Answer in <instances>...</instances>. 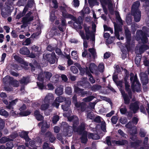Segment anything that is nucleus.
<instances>
[{
    "label": "nucleus",
    "mask_w": 149,
    "mask_h": 149,
    "mask_svg": "<svg viewBox=\"0 0 149 149\" xmlns=\"http://www.w3.org/2000/svg\"><path fill=\"white\" fill-rule=\"evenodd\" d=\"M130 145L132 147L136 148L139 145V142L138 141L132 142L130 143Z\"/></svg>",
    "instance_id": "nucleus-54"
},
{
    "label": "nucleus",
    "mask_w": 149,
    "mask_h": 149,
    "mask_svg": "<svg viewBox=\"0 0 149 149\" xmlns=\"http://www.w3.org/2000/svg\"><path fill=\"white\" fill-rule=\"evenodd\" d=\"M37 86L40 89L42 90L44 88L45 86L43 83L39 82H37Z\"/></svg>",
    "instance_id": "nucleus-58"
},
{
    "label": "nucleus",
    "mask_w": 149,
    "mask_h": 149,
    "mask_svg": "<svg viewBox=\"0 0 149 149\" xmlns=\"http://www.w3.org/2000/svg\"><path fill=\"white\" fill-rule=\"evenodd\" d=\"M43 57L46 59L51 64H53L55 63L56 61H57L56 56L54 52H53L51 54H47L45 56L43 55Z\"/></svg>",
    "instance_id": "nucleus-5"
},
{
    "label": "nucleus",
    "mask_w": 149,
    "mask_h": 149,
    "mask_svg": "<svg viewBox=\"0 0 149 149\" xmlns=\"http://www.w3.org/2000/svg\"><path fill=\"white\" fill-rule=\"evenodd\" d=\"M127 109L125 106L124 107L120 109V111L121 114H125L127 112Z\"/></svg>",
    "instance_id": "nucleus-57"
},
{
    "label": "nucleus",
    "mask_w": 149,
    "mask_h": 149,
    "mask_svg": "<svg viewBox=\"0 0 149 149\" xmlns=\"http://www.w3.org/2000/svg\"><path fill=\"white\" fill-rule=\"evenodd\" d=\"M65 98L63 96H59L56 97V99L58 101V102L61 103L63 102L65 100Z\"/></svg>",
    "instance_id": "nucleus-50"
},
{
    "label": "nucleus",
    "mask_w": 149,
    "mask_h": 149,
    "mask_svg": "<svg viewBox=\"0 0 149 149\" xmlns=\"http://www.w3.org/2000/svg\"><path fill=\"white\" fill-rule=\"evenodd\" d=\"M95 67V64L93 63H91L89 66V68L91 72L93 73V71Z\"/></svg>",
    "instance_id": "nucleus-43"
},
{
    "label": "nucleus",
    "mask_w": 149,
    "mask_h": 149,
    "mask_svg": "<svg viewBox=\"0 0 149 149\" xmlns=\"http://www.w3.org/2000/svg\"><path fill=\"white\" fill-rule=\"evenodd\" d=\"M72 58L74 59H77L78 56L77 54V52L75 51H72L71 52Z\"/></svg>",
    "instance_id": "nucleus-51"
},
{
    "label": "nucleus",
    "mask_w": 149,
    "mask_h": 149,
    "mask_svg": "<svg viewBox=\"0 0 149 149\" xmlns=\"http://www.w3.org/2000/svg\"><path fill=\"white\" fill-rule=\"evenodd\" d=\"M85 30L86 33H90V26H87V24H84L83 26Z\"/></svg>",
    "instance_id": "nucleus-44"
},
{
    "label": "nucleus",
    "mask_w": 149,
    "mask_h": 149,
    "mask_svg": "<svg viewBox=\"0 0 149 149\" xmlns=\"http://www.w3.org/2000/svg\"><path fill=\"white\" fill-rule=\"evenodd\" d=\"M44 139L45 140L49 141L51 143H54L56 139L54 134L49 131H48L45 133Z\"/></svg>",
    "instance_id": "nucleus-8"
},
{
    "label": "nucleus",
    "mask_w": 149,
    "mask_h": 149,
    "mask_svg": "<svg viewBox=\"0 0 149 149\" xmlns=\"http://www.w3.org/2000/svg\"><path fill=\"white\" fill-rule=\"evenodd\" d=\"M141 59V57L140 56H137L135 58V63L137 66H139L140 65Z\"/></svg>",
    "instance_id": "nucleus-42"
},
{
    "label": "nucleus",
    "mask_w": 149,
    "mask_h": 149,
    "mask_svg": "<svg viewBox=\"0 0 149 149\" xmlns=\"http://www.w3.org/2000/svg\"><path fill=\"white\" fill-rule=\"evenodd\" d=\"M130 109L133 111L134 113H136L137 111L139 109V107L137 102H135L131 103L130 106Z\"/></svg>",
    "instance_id": "nucleus-12"
},
{
    "label": "nucleus",
    "mask_w": 149,
    "mask_h": 149,
    "mask_svg": "<svg viewBox=\"0 0 149 149\" xmlns=\"http://www.w3.org/2000/svg\"><path fill=\"white\" fill-rule=\"evenodd\" d=\"M118 120V118L117 116H113L111 119V123L113 124H116Z\"/></svg>",
    "instance_id": "nucleus-46"
},
{
    "label": "nucleus",
    "mask_w": 149,
    "mask_h": 149,
    "mask_svg": "<svg viewBox=\"0 0 149 149\" xmlns=\"http://www.w3.org/2000/svg\"><path fill=\"white\" fill-rule=\"evenodd\" d=\"M147 34H146V35L144 36H143L141 38V39H140L142 43L143 44L146 43L148 42V38L147 37Z\"/></svg>",
    "instance_id": "nucleus-48"
},
{
    "label": "nucleus",
    "mask_w": 149,
    "mask_h": 149,
    "mask_svg": "<svg viewBox=\"0 0 149 149\" xmlns=\"http://www.w3.org/2000/svg\"><path fill=\"white\" fill-rule=\"evenodd\" d=\"M102 86L98 84H94L91 87V89L93 91H96L101 89Z\"/></svg>",
    "instance_id": "nucleus-33"
},
{
    "label": "nucleus",
    "mask_w": 149,
    "mask_h": 149,
    "mask_svg": "<svg viewBox=\"0 0 149 149\" xmlns=\"http://www.w3.org/2000/svg\"><path fill=\"white\" fill-rule=\"evenodd\" d=\"M116 18L120 23L122 22V20L119 15V13H117L116 14Z\"/></svg>",
    "instance_id": "nucleus-62"
},
{
    "label": "nucleus",
    "mask_w": 149,
    "mask_h": 149,
    "mask_svg": "<svg viewBox=\"0 0 149 149\" xmlns=\"http://www.w3.org/2000/svg\"><path fill=\"white\" fill-rule=\"evenodd\" d=\"M82 89L77 86H74V92L77 94H79Z\"/></svg>",
    "instance_id": "nucleus-47"
},
{
    "label": "nucleus",
    "mask_w": 149,
    "mask_h": 149,
    "mask_svg": "<svg viewBox=\"0 0 149 149\" xmlns=\"http://www.w3.org/2000/svg\"><path fill=\"white\" fill-rule=\"evenodd\" d=\"M31 112L30 111H22L20 112L19 113V115L21 116H26L30 115Z\"/></svg>",
    "instance_id": "nucleus-30"
},
{
    "label": "nucleus",
    "mask_w": 149,
    "mask_h": 149,
    "mask_svg": "<svg viewBox=\"0 0 149 149\" xmlns=\"http://www.w3.org/2000/svg\"><path fill=\"white\" fill-rule=\"evenodd\" d=\"M9 83L11 85H12L13 87H18L19 86L18 81L16 79H14V78L10 77H9Z\"/></svg>",
    "instance_id": "nucleus-13"
},
{
    "label": "nucleus",
    "mask_w": 149,
    "mask_h": 149,
    "mask_svg": "<svg viewBox=\"0 0 149 149\" xmlns=\"http://www.w3.org/2000/svg\"><path fill=\"white\" fill-rule=\"evenodd\" d=\"M128 141L126 140H121L116 141L115 143L117 145L120 146H123L128 144Z\"/></svg>",
    "instance_id": "nucleus-23"
},
{
    "label": "nucleus",
    "mask_w": 149,
    "mask_h": 149,
    "mask_svg": "<svg viewBox=\"0 0 149 149\" xmlns=\"http://www.w3.org/2000/svg\"><path fill=\"white\" fill-rule=\"evenodd\" d=\"M1 15L2 17H5L9 16L10 12V10L7 8H5L1 10Z\"/></svg>",
    "instance_id": "nucleus-19"
},
{
    "label": "nucleus",
    "mask_w": 149,
    "mask_h": 149,
    "mask_svg": "<svg viewBox=\"0 0 149 149\" xmlns=\"http://www.w3.org/2000/svg\"><path fill=\"white\" fill-rule=\"evenodd\" d=\"M59 105V103L55 99L54 101L52 104V105L55 107L57 108H58Z\"/></svg>",
    "instance_id": "nucleus-59"
},
{
    "label": "nucleus",
    "mask_w": 149,
    "mask_h": 149,
    "mask_svg": "<svg viewBox=\"0 0 149 149\" xmlns=\"http://www.w3.org/2000/svg\"><path fill=\"white\" fill-rule=\"evenodd\" d=\"M19 52L22 54L28 55L30 54V51L27 47L24 46L20 48Z\"/></svg>",
    "instance_id": "nucleus-17"
},
{
    "label": "nucleus",
    "mask_w": 149,
    "mask_h": 149,
    "mask_svg": "<svg viewBox=\"0 0 149 149\" xmlns=\"http://www.w3.org/2000/svg\"><path fill=\"white\" fill-rule=\"evenodd\" d=\"M140 5L139 1H137L134 3L132 6L131 13L134 17V20L136 22L140 21L141 17V12L139 8Z\"/></svg>",
    "instance_id": "nucleus-1"
},
{
    "label": "nucleus",
    "mask_w": 149,
    "mask_h": 149,
    "mask_svg": "<svg viewBox=\"0 0 149 149\" xmlns=\"http://www.w3.org/2000/svg\"><path fill=\"white\" fill-rule=\"evenodd\" d=\"M149 49L148 46L146 44L141 45L139 47V50L140 53H142L146 50Z\"/></svg>",
    "instance_id": "nucleus-21"
},
{
    "label": "nucleus",
    "mask_w": 149,
    "mask_h": 149,
    "mask_svg": "<svg viewBox=\"0 0 149 149\" xmlns=\"http://www.w3.org/2000/svg\"><path fill=\"white\" fill-rule=\"evenodd\" d=\"M59 118V116L58 115H56L54 116L52 119V122L54 124H56L58 121Z\"/></svg>",
    "instance_id": "nucleus-49"
},
{
    "label": "nucleus",
    "mask_w": 149,
    "mask_h": 149,
    "mask_svg": "<svg viewBox=\"0 0 149 149\" xmlns=\"http://www.w3.org/2000/svg\"><path fill=\"white\" fill-rule=\"evenodd\" d=\"M139 75L141 83L148 84V77L147 74L142 72H141Z\"/></svg>",
    "instance_id": "nucleus-10"
},
{
    "label": "nucleus",
    "mask_w": 149,
    "mask_h": 149,
    "mask_svg": "<svg viewBox=\"0 0 149 149\" xmlns=\"http://www.w3.org/2000/svg\"><path fill=\"white\" fill-rule=\"evenodd\" d=\"M81 135V136L80 137L81 142L82 143H86L88 140L87 138V132L86 131H84L83 133Z\"/></svg>",
    "instance_id": "nucleus-14"
},
{
    "label": "nucleus",
    "mask_w": 149,
    "mask_h": 149,
    "mask_svg": "<svg viewBox=\"0 0 149 149\" xmlns=\"http://www.w3.org/2000/svg\"><path fill=\"white\" fill-rule=\"evenodd\" d=\"M63 88L61 87H58L55 90V93L58 95H62L63 92Z\"/></svg>",
    "instance_id": "nucleus-24"
},
{
    "label": "nucleus",
    "mask_w": 149,
    "mask_h": 149,
    "mask_svg": "<svg viewBox=\"0 0 149 149\" xmlns=\"http://www.w3.org/2000/svg\"><path fill=\"white\" fill-rule=\"evenodd\" d=\"M70 70L74 74L77 73L78 72V69L74 66H72L71 67Z\"/></svg>",
    "instance_id": "nucleus-52"
},
{
    "label": "nucleus",
    "mask_w": 149,
    "mask_h": 149,
    "mask_svg": "<svg viewBox=\"0 0 149 149\" xmlns=\"http://www.w3.org/2000/svg\"><path fill=\"white\" fill-rule=\"evenodd\" d=\"M29 132L26 131H22L19 133V136L25 140V141L28 142L31 140L29 137L28 134Z\"/></svg>",
    "instance_id": "nucleus-11"
},
{
    "label": "nucleus",
    "mask_w": 149,
    "mask_h": 149,
    "mask_svg": "<svg viewBox=\"0 0 149 149\" xmlns=\"http://www.w3.org/2000/svg\"><path fill=\"white\" fill-rule=\"evenodd\" d=\"M86 126L84 123H82L78 127H77L73 131L74 132H77L79 135H81L85 131Z\"/></svg>",
    "instance_id": "nucleus-9"
},
{
    "label": "nucleus",
    "mask_w": 149,
    "mask_h": 149,
    "mask_svg": "<svg viewBox=\"0 0 149 149\" xmlns=\"http://www.w3.org/2000/svg\"><path fill=\"white\" fill-rule=\"evenodd\" d=\"M45 79V77L43 73V74L40 73L38 76V79L40 81H43Z\"/></svg>",
    "instance_id": "nucleus-41"
},
{
    "label": "nucleus",
    "mask_w": 149,
    "mask_h": 149,
    "mask_svg": "<svg viewBox=\"0 0 149 149\" xmlns=\"http://www.w3.org/2000/svg\"><path fill=\"white\" fill-rule=\"evenodd\" d=\"M86 117L88 119L93 120L95 118V116L93 112H90L87 113Z\"/></svg>",
    "instance_id": "nucleus-37"
},
{
    "label": "nucleus",
    "mask_w": 149,
    "mask_h": 149,
    "mask_svg": "<svg viewBox=\"0 0 149 149\" xmlns=\"http://www.w3.org/2000/svg\"><path fill=\"white\" fill-rule=\"evenodd\" d=\"M12 141L11 139L9 137L5 136L3 137L0 139V142L1 143H4L6 142Z\"/></svg>",
    "instance_id": "nucleus-29"
},
{
    "label": "nucleus",
    "mask_w": 149,
    "mask_h": 149,
    "mask_svg": "<svg viewBox=\"0 0 149 149\" xmlns=\"http://www.w3.org/2000/svg\"><path fill=\"white\" fill-rule=\"evenodd\" d=\"M31 52L36 54V52H38V47L37 46L34 45L31 48Z\"/></svg>",
    "instance_id": "nucleus-53"
},
{
    "label": "nucleus",
    "mask_w": 149,
    "mask_h": 149,
    "mask_svg": "<svg viewBox=\"0 0 149 149\" xmlns=\"http://www.w3.org/2000/svg\"><path fill=\"white\" fill-rule=\"evenodd\" d=\"M52 3L54 5L53 8L55 9H57L58 7V5L57 0H52Z\"/></svg>",
    "instance_id": "nucleus-63"
},
{
    "label": "nucleus",
    "mask_w": 149,
    "mask_h": 149,
    "mask_svg": "<svg viewBox=\"0 0 149 149\" xmlns=\"http://www.w3.org/2000/svg\"><path fill=\"white\" fill-rule=\"evenodd\" d=\"M56 17L55 15V14H51L50 15V21L52 22H53L56 19Z\"/></svg>",
    "instance_id": "nucleus-60"
},
{
    "label": "nucleus",
    "mask_w": 149,
    "mask_h": 149,
    "mask_svg": "<svg viewBox=\"0 0 149 149\" xmlns=\"http://www.w3.org/2000/svg\"><path fill=\"white\" fill-rule=\"evenodd\" d=\"M122 52V56L123 59H124L126 57L127 55V52H128L127 50V49L126 48V47H124L121 50ZM130 51H129V52Z\"/></svg>",
    "instance_id": "nucleus-38"
},
{
    "label": "nucleus",
    "mask_w": 149,
    "mask_h": 149,
    "mask_svg": "<svg viewBox=\"0 0 149 149\" xmlns=\"http://www.w3.org/2000/svg\"><path fill=\"white\" fill-rule=\"evenodd\" d=\"M61 126L63 128V132L64 134L67 136L70 134L72 135L73 133V129L71 126H69L66 122H63Z\"/></svg>",
    "instance_id": "nucleus-6"
},
{
    "label": "nucleus",
    "mask_w": 149,
    "mask_h": 149,
    "mask_svg": "<svg viewBox=\"0 0 149 149\" xmlns=\"http://www.w3.org/2000/svg\"><path fill=\"white\" fill-rule=\"evenodd\" d=\"M17 99H16L14 100H12V101L9 102V104L6 106V108L8 109H10L11 108L13 109V107H12L16 104V102H17Z\"/></svg>",
    "instance_id": "nucleus-26"
},
{
    "label": "nucleus",
    "mask_w": 149,
    "mask_h": 149,
    "mask_svg": "<svg viewBox=\"0 0 149 149\" xmlns=\"http://www.w3.org/2000/svg\"><path fill=\"white\" fill-rule=\"evenodd\" d=\"M147 33L143 32L141 30H138L136 32V38L137 40H139L141 39V38L144 36L146 35Z\"/></svg>",
    "instance_id": "nucleus-15"
},
{
    "label": "nucleus",
    "mask_w": 149,
    "mask_h": 149,
    "mask_svg": "<svg viewBox=\"0 0 149 149\" xmlns=\"http://www.w3.org/2000/svg\"><path fill=\"white\" fill-rule=\"evenodd\" d=\"M60 8L61 10L62 15L65 18V14H68V13H66V10L64 6H60Z\"/></svg>",
    "instance_id": "nucleus-40"
},
{
    "label": "nucleus",
    "mask_w": 149,
    "mask_h": 149,
    "mask_svg": "<svg viewBox=\"0 0 149 149\" xmlns=\"http://www.w3.org/2000/svg\"><path fill=\"white\" fill-rule=\"evenodd\" d=\"M76 66L80 70L81 75H84L85 72V68L84 67L82 68L81 67L79 63L77 64Z\"/></svg>",
    "instance_id": "nucleus-27"
},
{
    "label": "nucleus",
    "mask_w": 149,
    "mask_h": 149,
    "mask_svg": "<svg viewBox=\"0 0 149 149\" xmlns=\"http://www.w3.org/2000/svg\"><path fill=\"white\" fill-rule=\"evenodd\" d=\"M124 83L125 90L127 92L129 96L124 91H121V93L124 99V103L126 104H128L130 103V99L132 98V93L131 89L130 88V85L128 84V82H124Z\"/></svg>",
    "instance_id": "nucleus-3"
},
{
    "label": "nucleus",
    "mask_w": 149,
    "mask_h": 149,
    "mask_svg": "<svg viewBox=\"0 0 149 149\" xmlns=\"http://www.w3.org/2000/svg\"><path fill=\"white\" fill-rule=\"evenodd\" d=\"M73 125L72 128L73 130L75 129L77 127L78 125L79 124V122L78 119V118L75 119L73 121Z\"/></svg>",
    "instance_id": "nucleus-34"
},
{
    "label": "nucleus",
    "mask_w": 149,
    "mask_h": 149,
    "mask_svg": "<svg viewBox=\"0 0 149 149\" xmlns=\"http://www.w3.org/2000/svg\"><path fill=\"white\" fill-rule=\"evenodd\" d=\"M65 18H70L74 22L77 21V18L76 17L71 14H65Z\"/></svg>",
    "instance_id": "nucleus-31"
},
{
    "label": "nucleus",
    "mask_w": 149,
    "mask_h": 149,
    "mask_svg": "<svg viewBox=\"0 0 149 149\" xmlns=\"http://www.w3.org/2000/svg\"><path fill=\"white\" fill-rule=\"evenodd\" d=\"M125 33L126 38V42L125 43V46L128 52L131 49V44H130L131 34L130 31L128 28L125 29Z\"/></svg>",
    "instance_id": "nucleus-4"
},
{
    "label": "nucleus",
    "mask_w": 149,
    "mask_h": 149,
    "mask_svg": "<svg viewBox=\"0 0 149 149\" xmlns=\"http://www.w3.org/2000/svg\"><path fill=\"white\" fill-rule=\"evenodd\" d=\"M31 41L30 38H28L25 40L24 41V45H29L31 43Z\"/></svg>",
    "instance_id": "nucleus-64"
},
{
    "label": "nucleus",
    "mask_w": 149,
    "mask_h": 149,
    "mask_svg": "<svg viewBox=\"0 0 149 149\" xmlns=\"http://www.w3.org/2000/svg\"><path fill=\"white\" fill-rule=\"evenodd\" d=\"M54 99V97L53 95L51 93H49L45 97L44 100V102H47L49 104L50 102L53 100Z\"/></svg>",
    "instance_id": "nucleus-20"
},
{
    "label": "nucleus",
    "mask_w": 149,
    "mask_h": 149,
    "mask_svg": "<svg viewBox=\"0 0 149 149\" xmlns=\"http://www.w3.org/2000/svg\"><path fill=\"white\" fill-rule=\"evenodd\" d=\"M45 79L46 80H49L52 76V74L51 72L48 71H45L43 72Z\"/></svg>",
    "instance_id": "nucleus-25"
},
{
    "label": "nucleus",
    "mask_w": 149,
    "mask_h": 149,
    "mask_svg": "<svg viewBox=\"0 0 149 149\" xmlns=\"http://www.w3.org/2000/svg\"><path fill=\"white\" fill-rule=\"evenodd\" d=\"M19 82L21 84H27L29 82V78L28 77H23L19 80Z\"/></svg>",
    "instance_id": "nucleus-32"
},
{
    "label": "nucleus",
    "mask_w": 149,
    "mask_h": 149,
    "mask_svg": "<svg viewBox=\"0 0 149 149\" xmlns=\"http://www.w3.org/2000/svg\"><path fill=\"white\" fill-rule=\"evenodd\" d=\"M104 31H109L111 33H113V29L109 27H108L106 25L104 24L103 25Z\"/></svg>",
    "instance_id": "nucleus-39"
},
{
    "label": "nucleus",
    "mask_w": 149,
    "mask_h": 149,
    "mask_svg": "<svg viewBox=\"0 0 149 149\" xmlns=\"http://www.w3.org/2000/svg\"><path fill=\"white\" fill-rule=\"evenodd\" d=\"M0 115L7 117L9 115L8 113L3 109H0Z\"/></svg>",
    "instance_id": "nucleus-36"
},
{
    "label": "nucleus",
    "mask_w": 149,
    "mask_h": 149,
    "mask_svg": "<svg viewBox=\"0 0 149 149\" xmlns=\"http://www.w3.org/2000/svg\"><path fill=\"white\" fill-rule=\"evenodd\" d=\"M130 81L131 83V87L132 89L135 90L136 92H138L141 91V85L139 82L136 74L134 76V74L132 72L130 74Z\"/></svg>",
    "instance_id": "nucleus-2"
},
{
    "label": "nucleus",
    "mask_w": 149,
    "mask_h": 149,
    "mask_svg": "<svg viewBox=\"0 0 149 149\" xmlns=\"http://www.w3.org/2000/svg\"><path fill=\"white\" fill-rule=\"evenodd\" d=\"M95 97L93 95L90 96L83 99V100L85 102H89L92 101Z\"/></svg>",
    "instance_id": "nucleus-35"
},
{
    "label": "nucleus",
    "mask_w": 149,
    "mask_h": 149,
    "mask_svg": "<svg viewBox=\"0 0 149 149\" xmlns=\"http://www.w3.org/2000/svg\"><path fill=\"white\" fill-rule=\"evenodd\" d=\"M31 14L32 13L29 11L25 15V16L22 18V22L24 24H26L29 22H31L33 20V16H30Z\"/></svg>",
    "instance_id": "nucleus-7"
},
{
    "label": "nucleus",
    "mask_w": 149,
    "mask_h": 149,
    "mask_svg": "<svg viewBox=\"0 0 149 149\" xmlns=\"http://www.w3.org/2000/svg\"><path fill=\"white\" fill-rule=\"evenodd\" d=\"M28 10V8H27L25 7L22 12H20L16 15V19H19L21 17L24 16L27 11Z\"/></svg>",
    "instance_id": "nucleus-18"
},
{
    "label": "nucleus",
    "mask_w": 149,
    "mask_h": 149,
    "mask_svg": "<svg viewBox=\"0 0 149 149\" xmlns=\"http://www.w3.org/2000/svg\"><path fill=\"white\" fill-rule=\"evenodd\" d=\"M86 104L84 102H81V106L80 108L82 111H84L86 109Z\"/></svg>",
    "instance_id": "nucleus-61"
},
{
    "label": "nucleus",
    "mask_w": 149,
    "mask_h": 149,
    "mask_svg": "<svg viewBox=\"0 0 149 149\" xmlns=\"http://www.w3.org/2000/svg\"><path fill=\"white\" fill-rule=\"evenodd\" d=\"M70 106V105L65 104L61 105V107L64 111H67L68 110Z\"/></svg>",
    "instance_id": "nucleus-55"
},
{
    "label": "nucleus",
    "mask_w": 149,
    "mask_h": 149,
    "mask_svg": "<svg viewBox=\"0 0 149 149\" xmlns=\"http://www.w3.org/2000/svg\"><path fill=\"white\" fill-rule=\"evenodd\" d=\"M45 104L41 105L40 109L42 111H45L48 109L49 106V104L47 102H44Z\"/></svg>",
    "instance_id": "nucleus-22"
},
{
    "label": "nucleus",
    "mask_w": 149,
    "mask_h": 149,
    "mask_svg": "<svg viewBox=\"0 0 149 149\" xmlns=\"http://www.w3.org/2000/svg\"><path fill=\"white\" fill-rule=\"evenodd\" d=\"M34 115L36 119L38 121H41L44 119L43 116L40 114V111L38 110L35 111Z\"/></svg>",
    "instance_id": "nucleus-16"
},
{
    "label": "nucleus",
    "mask_w": 149,
    "mask_h": 149,
    "mask_svg": "<svg viewBox=\"0 0 149 149\" xmlns=\"http://www.w3.org/2000/svg\"><path fill=\"white\" fill-rule=\"evenodd\" d=\"M14 58L16 61L19 63L23 64L24 62V61L23 59L18 55H15L14 56Z\"/></svg>",
    "instance_id": "nucleus-28"
},
{
    "label": "nucleus",
    "mask_w": 149,
    "mask_h": 149,
    "mask_svg": "<svg viewBox=\"0 0 149 149\" xmlns=\"http://www.w3.org/2000/svg\"><path fill=\"white\" fill-rule=\"evenodd\" d=\"M4 124V122L3 119L0 117V130H2L3 129Z\"/></svg>",
    "instance_id": "nucleus-56"
},
{
    "label": "nucleus",
    "mask_w": 149,
    "mask_h": 149,
    "mask_svg": "<svg viewBox=\"0 0 149 149\" xmlns=\"http://www.w3.org/2000/svg\"><path fill=\"white\" fill-rule=\"evenodd\" d=\"M65 92L68 95H71L72 93L71 88L70 87H66L65 89Z\"/></svg>",
    "instance_id": "nucleus-45"
}]
</instances>
